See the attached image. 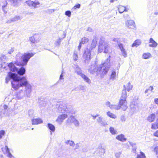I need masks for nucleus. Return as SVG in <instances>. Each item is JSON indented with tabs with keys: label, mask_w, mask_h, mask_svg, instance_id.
Returning a JSON list of instances; mask_svg holds the SVG:
<instances>
[{
	"label": "nucleus",
	"mask_w": 158,
	"mask_h": 158,
	"mask_svg": "<svg viewBox=\"0 0 158 158\" xmlns=\"http://www.w3.org/2000/svg\"><path fill=\"white\" fill-rule=\"evenodd\" d=\"M11 79L12 80V86L15 90L18 89L20 87L25 86L26 96L28 98L30 97L32 92V86L25 77H21L16 73L9 72L6 77L5 83L6 84L8 83Z\"/></svg>",
	"instance_id": "nucleus-1"
},
{
	"label": "nucleus",
	"mask_w": 158,
	"mask_h": 158,
	"mask_svg": "<svg viewBox=\"0 0 158 158\" xmlns=\"http://www.w3.org/2000/svg\"><path fill=\"white\" fill-rule=\"evenodd\" d=\"M110 56L109 55L104 62L100 65H94L93 67L91 65L92 67L89 69V72L92 74L96 73L97 75L101 74L104 75L106 74L110 67Z\"/></svg>",
	"instance_id": "nucleus-2"
},
{
	"label": "nucleus",
	"mask_w": 158,
	"mask_h": 158,
	"mask_svg": "<svg viewBox=\"0 0 158 158\" xmlns=\"http://www.w3.org/2000/svg\"><path fill=\"white\" fill-rule=\"evenodd\" d=\"M126 98V93L125 90H124L123 91L121 94L120 99L119 101V105H111L110 108L111 109H115L117 110H119L120 108H121L124 111L126 110L128 107L127 106Z\"/></svg>",
	"instance_id": "nucleus-3"
},
{
	"label": "nucleus",
	"mask_w": 158,
	"mask_h": 158,
	"mask_svg": "<svg viewBox=\"0 0 158 158\" xmlns=\"http://www.w3.org/2000/svg\"><path fill=\"white\" fill-rule=\"evenodd\" d=\"M56 108L57 111L60 113L73 114L75 113V111L71 105H67L63 102L58 103L56 105Z\"/></svg>",
	"instance_id": "nucleus-4"
},
{
	"label": "nucleus",
	"mask_w": 158,
	"mask_h": 158,
	"mask_svg": "<svg viewBox=\"0 0 158 158\" xmlns=\"http://www.w3.org/2000/svg\"><path fill=\"white\" fill-rule=\"evenodd\" d=\"M110 47V44L106 41H105L104 38L102 37L100 38L98 48V51L101 53L103 51L105 53L109 52V49Z\"/></svg>",
	"instance_id": "nucleus-5"
},
{
	"label": "nucleus",
	"mask_w": 158,
	"mask_h": 158,
	"mask_svg": "<svg viewBox=\"0 0 158 158\" xmlns=\"http://www.w3.org/2000/svg\"><path fill=\"white\" fill-rule=\"evenodd\" d=\"M7 64L10 70L13 72H17V74H16L18 76V75H19L20 76H22L26 73V69L23 67V66H22L20 68L18 69L15 66L13 62L7 63Z\"/></svg>",
	"instance_id": "nucleus-6"
},
{
	"label": "nucleus",
	"mask_w": 158,
	"mask_h": 158,
	"mask_svg": "<svg viewBox=\"0 0 158 158\" xmlns=\"http://www.w3.org/2000/svg\"><path fill=\"white\" fill-rule=\"evenodd\" d=\"M34 55L32 53H26L22 56V59L23 62L21 63V66H24L27 64V63L30 59Z\"/></svg>",
	"instance_id": "nucleus-7"
},
{
	"label": "nucleus",
	"mask_w": 158,
	"mask_h": 158,
	"mask_svg": "<svg viewBox=\"0 0 158 158\" xmlns=\"http://www.w3.org/2000/svg\"><path fill=\"white\" fill-rule=\"evenodd\" d=\"M91 52L90 50L86 49L83 54V58L85 59V63L88 64L90 60Z\"/></svg>",
	"instance_id": "nucleus-8"
},
{
	"label": "nucleus",
	"mask_w": 158,
	"mask_h": 158,
	"mask_svg": "<svg viewBox=\"0 0 158 158\" xmlns=\"http://www.w3.org/2000/svg\"><path fill=\"white\" fill-rule=\"evenodd\" d=\"M8 114V106L6 105L0 106V117L6 115Z\"/></svg>",
	"instance_id": "nucleus-9"
},
{
	"label": "nucleus",
	"mask_w": 158,
	"mask_h": 158,
	"mask_svg": "<svg viewBox=\"0 0 158 158\" xmlns=\"http://www.w3.org/2000/svg\"><path fill=\"white\" fill-rule=\"evenodd\" d=\"M26 3L29 6L33 7L34 8H37L40 6V3L36 0L34 1L28 0L26 1Z\"/></svg>",
	"instance_id": "nucleus-10"
},
{
	"label": "nucleus",
	"mask_w": 158,
	"mask_h": 158,
	"mask_svg": "<svg viewBox=\"0 0 158 158\" xmlns=\"http://www.w3.org/2000/svg\"><path fill=\"white\" fill-rule=\"evenodd\" d=\"M23 55L20 53H18L16 56V61L12 62L14 64H15L17 66H21V63L19 62V61L22 59Z\"/></svg>",
	"instance_id": "nucleus-11"
},
{
	"label": "nucleus",
	"mask_w": 158,
	"mask_h": 158,
	"mask_svg": "<svg viewBox=\"0 0 158 158\" xmlns=\"http://www.w3.org/2000/svg\"><path fill=\"white\" fill-rule=\"evenodd\" d=\"M67 121L69 122L73 123L75 126L77 127H78L80 124L79 122L72 115H71L68 118Z\"/></svg>",
	"instance_id": "nucleus-12"
},
{
	"label": "nucleus",
	"mask_w": 158,
	"mask_h": 158,
	"mask_svg": "<svg viewBox=\"0 0 158 158\" xmlns=\"http://www.w3.org/2000/svg\"><path fill=\"white\" fill-rule=\"evenodd\" d=\"M125 25L129 28L134 29L135 27V23L132 20H127L125 22Z\"/></svg>",
	"instance_id": "nucleus-13"
},
{
	"label": "nucleus",
	"mask_w": 158,
	"mask_h": 158,
	"mask_svg": "<svg viewBox=\"0 0 158 158\" xmlns=\"http://www.w3.org/2000/svg\"><path fill=\"white\" fill-rule=\"evenodd\" d=\"M97 122L102 126H105L107 124L106 121L101 116H100L97 119Z\"/></svg>",
	"instance_id": "nucleus-14"
},
{
	"label": "nucleus",
	"mask_w": 158,
	"mask_h": 158,
	"mask_svg": "<svg viewBox=\"0 0 158 158\" xmlns=\"http://www.w3.org/2000/svg\"><path fill=\"white\" fill-rule=\"evenodd\" d=\"M130 106L131 109L133 112H135L138 110V103L137 102H132Z\"/></svg>",
	"instance_id": "nucleus-15"
},
{
	"label": "nucleus",
	"mask_w": 158,
	"mask_h": 158,
	"mask_svg": "<svg viewBox=\"0 0 158 158\" xmlns=\"http://www.w3.org/2000/svg\"><path fill=\"white\" fill-rule=\"evenodd\" d=\"M67 117L68 115L67 114H64L60 115L58 116L56 121L59 123H61Z\"/></svg>",
	"instance_id": "nucleus-16"
},
{
	"label": "nucleus",
	"mask_w": 158,
	"mask_h": 158,
	"mask_svg": "<svg viewBox=\"0 0 158 158\" xmlns=\"http://www.w3.org/2000/svg\"><path fill=\"white\" fill-rule=\"evenodd\" d=\"M118 73L117 74L116 70L114 69H113L111 71V73L110 76V79L113 81L115 79L117 75H118Z\"/></svg>",
	"instance_id": "nucleus-17"
},
{
	"label": "nucleus",
	"mask_w": 158,
	"mask_h": 158,
	"mask_svg": "<svg viewBox=\"0 0 158 158\" xmlns=\"http://www.w3.org/2000/svg\"><path fill=\"white\" fill-rule=\"evenodd\" d=\"M118 46L123 56L124 57H126L127 56V52L123 47V44H122L119 43L118 44Z\"/></svg>",
	"instance_id": "nucleus-18"
},
{
	"label": "nucleus",
	"mask_w": 158,
	"mask_h": 158,
	"mask_svg": "<svg viewBox=\"0 0 158 158\" xmlns=\"http://www.w3.org/2000/svg\"><path fill=\"white\" fill-rule=\"evenodd\" d=\"M31 122L33 125L43 123V121L40 118L32 119Z\"/></svg>",
	"instance_id": "nucleus-19"
},
{
	"label": "nucleus",
	"mask_w": 158,
	"mask_h": 158,
	"mask_svg": "<svg viewBox=\"0 0 158 158\" xmlns=\"http://www.w3.org/2000/svg\"><path fill=\"white\" fill-rule=\"evenodd\" d=\"M21 19L22 18L19 16L16 15L12 17L10 19L8 20L6 22V23H10L12 22H15Z\"/></svg>",
	"instance_id": "nucleus-20"
},
{
	"label": "nucleus",
	"mask_w": 158,
	"mask_h": 158,
	"mask_svg": "<svg viewBox=\"0 0 158 158\" xmlns=\"http://www.w3.org/2000/svg\"><path fill=\"white\" fill-rule=\"evenodd\" d=\"M124 89L122 91V93L123 91L124 90H125L126 92V90H127V91L129 92L130 90H131L132 89L133 86L131 85V83L130 82H128L127 85L126 86L125 85H124L123 86ZM127 93V92H126ZM127 95V94H126Z\"/></svg>",
	"instance_id": "nucleus-21"
},
{
	"label": "nucleus",
	"mask_w": 158,
	"mask_h": 158,
	"mask_svg": "<svg viewBox=\"0 0 158 158\" xmlns=\"http://www.w3.org/2000/svg\"><path fill=\"white\" fill-rule=\"evenodd\" d=\"M2 150L4 153L6 154L8 157L10 156H11L12 155L10 153L9 149L7 146H6L5 147L2 148Z\"/></svg>",
	"instance_id": "nucleus-22"
},
{
	"label": "nucleus",
	"mask_w": 158,
	"mask_h": 158,
	"mask_svg": "<svg viewBox=\"0 0 158 158\" xmlns=\"http://www.w3.org/2000/svg\"><path fill=\"white\" fill-rule=\"evenodd\" d=\"M149 43L151 44H149V47H156L157 45V43L152 38L149 40Z\"/></svg>",
	"instance_id": "nucleus-23"
},
{
	"label": "nucleus",
	"mask_w": 158,
	"mask_h": 158,
	"mask_svg": "<svg viewBox=\"0 0 158 158\" xmlns=\"http://www.w3.org/2000/svg\"><path fill=\"white\" fill-rule=\"evenodd\" d=\"M124 135L123 134H121L117 135L116 137V139L121 142H125L127 140V139L124 137Z\"/></svg>",
	"instance_id": "nucleus-24"
},
{
	"label": "nucleus",
	"mask_w": 158,
	"mask_h": 158,
	"mask_svg": "<svg viewBox=\"0 0 158 158\" xmlns=\"http://www.w3.org/2000/svg\"><path fill=\"white\" fill-rule=\"evenodd\" d=\"M156 116L154 114H152L147 117V120L150 122H153L155 119Z\"/></svg>",
	"instance_id": "nucleus-25"
},
{
	"label": "nucleus",
	"mask_w": 158,
	"mask_h": 158,
	"mask_svg": "<svg viewBox=\"0 0 158 158\" xmlns=\"http://www.w3.org/2000/svg\"><path fill=\"white\" fill-rule=\"evenodd\" d=\"M6 58V56L5 55H3L0 58V68H3V69H5L6 67L4 66H3V64L5 63V62L3 60V59Z\"/></svg>",
	"instance_id": "nucleus-26"
},
{
	"label": "nucleus",
	"mask_w": 158,
	"mask_h": 158,
	"mask_svg": "<svg viewBox=\"0 0 158 158\" xmlns=\"http://www.w3.org/2000/svg\"><path fill=\"white\" fill-rule=\"evenodd\" d=\"M64 36L63 38H61L59 37L58 39H57L55 41L54 44L56 46H59L60 44L61 41L63 40L64 38L65 37L66 34H64Z\"/></svg>",
	"instance_id": "nucleus-27"
},
{
	"label": "nucleus",
	"mask_w": 158,
	"mask_h": 158,
	"mask_svg": "<svg viewBox=\"0 0 158 158\" xmlns=\"http://www.w3.org/2000/svg\"><path fill=\"white\" fill-rule=\"evenodd\" d=\"M81 77L85 81H86L88 84H90V80L84 74H82V75L81 76Z\"/></svg>",
	"instance_id": "nucleus-28"
},
{
	"label": "nucleus",
	"mask_w": 158,
	"mask_h": 158,
	"mask_svg": "<svg viewBox=\"0 0 158 158\" xmlns=\"http://www.w3.org/2000/svg\"><path fill=\"white\" fill-rule=\"evenodd\" d=\"M47 127L52 132H54L55 130L54 126L53 124L48 123V124Z\"/></svg>",
	"instance_id": "nucleus-29"
},
{
	"label": "nucleus",
	"mask_w": 158,
	"mask_h": 158,
	"mask_svg": "<svg viewBox=\"0 0 158 158\" xmlns=\"http://www.w3.org/2000/svg\"><path fill=\"white\" fill-rule=\"evenodd\" d=\"M146 156L145 154L143 152L141 151L140 154L137 155L136 157L135 158H146Z\"/></svg>",
	"instance_id": "nucleus-30"
},
{
	"label": "nucleus",
	"mask_w": 158,
	"mask_h": 158,
	"mask_svg": "<svg viewBox=\"0 0 158 158\" xmlns=\"http://www.w3.org/2000/svg\"><path fill=\"white\" fill-rule=\"evenodd\" d=\"M97 44V40L96 38H94L92 40V43L91 44V49L95 48L96 45Z\"/></svg>",
	"instance_id": "nucleus-31"
},
{
	"label": "nucleus",
	"mask_w": 158,
	"mask_h": 158,
	"mask_svg": "<svg viewBox=\"0 0 158 158\" xmlns=\"http://www.w3.org/2000/svg\"><path fill=\"white\" fill-rule=\"evenodd\" d=\"M75 70H76V72L77 73L78 75L80 76H81L82 75V74H83V73H82L81 69L79 67L77 66L76 67Z\"/></svg>",
	"instance_id": "nucleus-32"
},
{
	"label": "nucleus",
	"mask_w": 158,
	"mask_h": 158,
	"mask_svg": "<svg viewBox=\"0 0 158 158\" xmlns=\"http://www.w3.org/2000/svg\"><path fill=\"white\" fill-rule=\"evenodd\" d=\"M151 55L150 53H144L143 55V57L144 59H148L151 57Z\"/></svg>",
	"instance_id": "nucleus-33"
},
{
	"label": "nucleus",
	"mask_w": 158,
	"mask_h": 158,
	"mask_svg": "<svg viewBox=\"0 0 158 158\" xmlns=\"http://www.w3.org/2000/svg\"><path fill=\"white\" fill-rule=\"evenodd\" d=\"M109 130L110 132L112 135L116 134L117 133V131L116 130L112 127H110L109 128Z\"/></svg>",
	"instance_id": "nucleus-34"
},
{
	"label": "nucleus",
	"mask_w": 158,
	"mask_h": 158,
	"mask_svg": "<svg viewBox=\"0 0 158 158\" xmlns=\"http://www.w3.org/2000/svg\"><path fill=\"white\" fill-rule=\"evenodd\" d=\"M141 44L140 40H136L132 44V47L136 46L137 47L139 45Z\"/></svg>",
	"instance_id": "nucleus-35"
},
{
	"label": "nucleus",
	"mask_w": 158,
	"mask_h": 158,
	"mask_svg": "<svg viewBox=\"0 0 158 158\" xmlns=\"http://www.w3.org/2000/svg\"><path fill=\"white\" fill-rule=\"evenodd\" d=\"M89 41V39L86 37H83L81 39V41L80 42L81 44H86Z\"/></svg>",
	"instance_id": "nucleus-36"
},
{
	"label": "nucleus",
	"mask_w": 158,
	"mask_h": 158,
	"mask_svg": "<svg viewBox=\"0 0 158 158\" xmlns=\"http://www.w3.org/2000/svg\"><path fill=\"white\" fill-rule=\"evenodd\" d=\"M8 1L10 2L11 5L13 6H15L17 5V0H9Z\"/></svg>",
	"instance_id": "nucleus-37"
},
{
	"label": "nucleus",
	"mask_w": 158,
	"mask_h": 158,
	"mask_svg": "<svg viewBox=\"0 0 158 158\" xmlns=\"http://www.w3.org/2000/svg\"><path fill=\"white\" fill-rule=\"evenodd\" d=\"M124 6H119L118 8L119 12L120 13H123L124 11Z\"/></svg>",
	"instance_id": "nucleus-38"
},
{
	"label": "nucleus",
	"mask_w": 158,
	"mask_h": 158,
	"mask_svg": "<svg viewBox=\"0 0 158 158\" xmlns=\"http://www.w3.org/2000/svg\"><path fill=\"white\" fill-rule=\"evenodd\" d=\"M107 114L108 116L113 118H115L116 117V116L114 114L110 113V111L107 112Z\"/></svg>",
	"instance_id": "nucleus-39"
},
{
	"label": "nucleus",
	"mask_w": 158,
	"mask_h": 158,
	"mask_svg": "<svg viewBox=\"0 0 158 158\" xmlns=\"http://www.w3.org/2000/svg\"><path fill=\"white\" fill-rule=\"evenodd\" d=\"M78 57L77 52L76 51H74L73 55V58L75 61H76L77 60Z\"/></svg>",
	"instance_id": "nucleus-40"
},
{
	"label": "nucleus",
	"mask_w": 158,
	"mask_h": 158,
	"mask_svg": "<svg viewBox=\"0 0 158 158\" xmlns=\"http://www.w3.org/2000/svg\"><path fill=\"white\" fill-rule=\"evenodd\" d=\"M151 128L152 129H156L158 128V124L156 122L152 124Z\"/></svg>",
	"instance_id": "nucleus-41"
},
{
	"label": "nucleus",
	"mask_w": 158,
	"mask_h": 158,
	"mask_svg": "<svg viewBox=\"0 0 158 158\" xmlns=\"http://www.w3.org/2000/svg\"><path fill=\"white\" fill-rule=\"evenodd\" d=\"M29 40L31 42L33 43H35L37 42V40H36L34 36H32L30 38Z\"/></svg>",
	"instance_id": "nucleus-42"
},
{
	"label": "nucleus",
	"mask_w": 158,
	"mask_h": 158,
	"mask_svg": "<svg viewBox=\"0 0 158 158\" xmlns=\"http://www.w3.org/2000/svg\"><path fill=\"white\" fill-rule=\"evenodd\" d=\"M34 111L32 110H30L28 111L29 116L31 117L34 116Z\"/></svg>",
	"instance_id": "nucleus-43"
},
{
	"label": "nucleus",
	"mask_w": 158,
	"mask_h": 158,
	"mask_svg": "<svg viewBox=\"0 0 158 158\" xmlns=\"http://www.w3.org/2000/svg\"><path fill=\"white\" fill-rule=\"evenodd\" d=\"M5 134V132L4 130H2L0 131V139H1L3 136Z\"/></svg>",
	"instance_id": "nucleus-44"
},
{
	"label": "nucleus",
	"mask_w": 158,
	"mask_h": 158,
	"mask_svg": "<svg viewBox=\"0 0 158 158\" xmlns=\"http://www.w3.org/2000/svg\"><path fill=\"white\" fill-rule=\"evenodd\" d=\"M65 14L66 15L70 17L71 15V13L70 10H67L65 11Z\"/></svg>",
	"instance_id": "nucleus-45"
},
{
	"label": "nucleus",
	"mask_w": 158,
	"mask_h": 158,
	"mask_svg": "<svg viewBox=\"0 0 158 158\" xmlns=\"http://www.w3.org/2000/svg\"><path fill=\"white\" fill-rule=\"evenodd\" d=\"M3 4L2 5V8L4 10V8L7 6V3L6 0H4L3 2H2Z\"/></svg>",
	"instance_id": "nucleus-46"
},
{
	"label": "nucleus",
	"mask_w": 158,
	"mask_h": 158,
	"mask_svg": "<svg viewBox=\"0 0 158 158\" xmlns=\"http://www.w3.org/2000/svg\"><path fill=\"white\" fill-rule=\"evenodd\" d=\"M121 153H122L121 152L116 153L115 154V156L116 158H119Z\"/></svg>",
	"instance_id": "nucleus-47"
},
{
	"label": "nucleus",
	"mask_w": 158,
	"mask_h": 158,
	"mask_svg": "<svg viewBox=\"0 0 158 158\" xmlns=\"http://www.w3.org/2000/svg\"><path fill=\"white\" fill-rule=\"evenodd\" d=\"M120 120L123 122H124L126 121V118L124 115H122L121 116Z\"/></svg>",
	"instance_id": "nucleus-48"
},
{
	"label": "nucleus",
	"mask_w": 158,
	"mask_h": 158,
	"mask_svg": "<svg viewBox=\"0 0 158 158\" xmlns=\"http://www.w3.org/2000/svg\"><path fill=\"white\" fill-rule=\"evenodd\" d=\"M24 95H20L18 94L16 97L18 99H21L23 97Z\"/></svg>",
	"instance_id": "nucleus-49"
},
{
	"label": "nucleus",
	"mask_w": 158,
	"mask_h": 158,
	"mask_svg": "<svg viewBox=\"0 0 158 158\" xmlns=\"http://www.w3.org/2000/svg\"><path fill=\"white\" fill-rule=\"evenodd\" d=\"M69 144L70 146L73 147L75 145L74 142L72 140H69Z\"/></svg>",
	"instance_id": "nucleus-50"
},
{
	"label": "nucleus",
	"mask_w": 158,
	"mask_h": 158,
	"mask_svg": "<svg viewBox=\"0 0 158 158\" xmlns=\"http://www.w3.org/2000/svg\"><path fill=\"white\" fill-rule=\"evenodd\" d=\"M137 149L136 146L135 147H132V151L133 153H136V150Z\"/></svg>",
	"instance_id": "nucleus-51"
},
{
	"label": "nucleus",
	"mask_w": 158,
	"mask_h": 158,
	"mask_svg": "<svg viewBox=\"0 0 158 158\" xmlns=\"http://www.w3.org/2000/svg\"><path fill=\"white\" fill-rule=\"evenodd\" d=\"M129 143L130 145L132 147L136 146V144L135 143H133L132 142L129 141Z\"/></svg>",
	"instance_id": "nucleus-52"
},
{
	"label": "nucleus",
	"mask_w": 158,
	"mask_h": 158,
	"mask_svg": "<svg viewBox=\"0 0 158 158\" xmlns=\"http://www.w3.org/2000/svg\"><path fill=\"white\" fill-rule=\"evenodd\" d=\"M154 151L156 155H158V146L154 148Z\"/></svg>",
	"instance_id": "nucleus-53"
},
{
	"label": "nucleus",
	"mask_w": 158,
	"mask_h": 158,
	"mask_svg": "<svg viewBox=\"0 0 158 158\" xmlns=\"http://www.w3.org/2000/svg\"><path fill=\"white\" fill-rule=\"evenodd\" d=\"M81 5L79 4H77L75 5L73 7V8L74 9H76V8H79L80 7Z\"/></svg>",
	"instance_id": "nucleus-54"
},
{
	"label": "nucleus",
	"mask_w": 158,
	"mask_h": 158,
	"mask_svg": "<svg viewBox=\"0 0 158 158\" xmlns=\"http://www.w3.org/2000/svg\"><path fill=\"white\" fill-rule=\"evenodd\" d=\"M14 51V48H11L10 50H9L8 53L9 54H12Z\"/></svg>",
	"instance_id": "nucleus-55"
},
{
	"label": "nucleus",
	"mask_w": 158,
	"mask_h": 158,
	"mask_svg": "<svg viewBox=\"0 0 158 158\" xmlns=\"http://www.w3.org/2000/svg\"><path fill=\"white\" fill-rule=\"evenodd\" d=\"M105 104L106 106L109 107H110L111 105H110V102L109 101H107V102H106L105 103Z\"/></svg>",
	"instance_id": "nucleus-56"
},
{
	"label": "nucleus",
	"mask_w": 158,
	"mask_h": 158,
	"mask_svg": "<svg viewBox=\"0 0 158 158\" xmlns=\"http://www.w3.org/2000/svg\"><path fill=\"white\" fill-rule=\"evenodd\" d=\"M80 88L82 90H85V87L84 86L81 85L80 86Z\"/></svg>",
	"instance_id": "nucleus-57"
},
{
	"label": "nucleus",
	"mask_w": 158,
	"mask_h": 158,
	"mask_svg": "<svg viewBox=\"0 0 158 158\" xmlns=\"http://www.w3.org/2000/svg\"><path fill=\"white\" fill-rule=\"evenodd\" d=\"M63 71L62 70L61 73V75H60V80L63 79Z\"/></svg>",
	"instance_id": "nucleus-58"
},
{
	"label": "nucleus",
	"mask_w": 158,
	"mask_h": 158,
	"mask_svg": "<svg viewBox=\"0 0 158 158\" xmlns=\"http://www.w3.org/2000/svg\"><path fill=\"white\" fill-rule=\"evenodd\" d=\"M148 90L150 91L151 92H152V91L153 90L154 88L152 86H150L148 88Z\"/></svg>",
	"instance_id": "nucleus-59"
},
{
	"label": "nucleus",
	"mask_w": 158,
	"mask_h": 158,
	"mask_svg": "<svg viewBox=\"0 0 158 158\" xmlns=\"http://www.w3.org/2000/svg\"><path fill=\"white\" fill-rule=\"evenodd\" d=\"M154 135L155 136L158 137V130L154 133Z\"/></svg>",
	"instance_id": "nucleus-60"
},
{
	"label": "nucleus",
	"mask_w": 158,
	"mask_h": 158,
	"mask_svg": "<svg viewBox=\"0 0 158 158\" xmlns=\"http://www.w3.org/2000/svg\"><path fill=\"white\" fill-rule=\"evenodd\" d=\"M87 30L90 32H93V30L90 27H88Z\"/></svg>",
	"instance_id": "nucleus-61"
},
{
	"label": "nucleus",
	"mask_w": 158,
	"mask_h": 158,
	"mask_svg": "<svg viewBox=\"0 0 158 158\" xmlns=\"http://www.w3.org/2000/svg\"><path fill=\"white\" fill-rule=\"evenodd\" d=\"M154 102L156 104H158V98H155L154 99Z\"/></svg>",
	"instance_id": "nucleus-62"
},
{
	"label": "nucleus",
	"mask_w": 158,
	"mask_h": 158,
	"mask_svg": "<svg viewBox=\"0 0 158 158\" xmlns=\"http://www.w3.org/2000/svg\"><path fill=\"white\" fill-rule=\"evenodd\" d=\"M124 11H127L129 9V8L128 7H126V6H124Z\"/></svg>",
	"instance_id": "nucleus-63"
},
{
	"label": "nucleus",
	"mask_w": 158,
	"mask_h": 158,
	"mask_svg": "<svg viewBox=\"0 0 158 158\" xmlns=\"http://www.w3.org/2000/svg\"><path fill=\"white\" fill-rule=\"evenodd\" d=\"M124 18H126V19H128L129 18V17L128 14L124 15Z\"/></svg>",
	"instance_id": "nucleus-64"
}]
</instances>
